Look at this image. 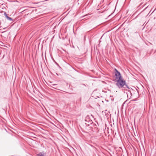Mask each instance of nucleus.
Returning <instances> with one entry per match:
<instances>
[{
  "label": "nucleus",
  "instance_id": "2",
  "mask_svg": "<svg viewBox=\"0 0 156 156\" xmlns=\"http://www.w3.org/2000/svg\"><path fill=\"white\" fill-rule=\"evenodd\" d=\"M115 78L114 80L115 81V80H117L118 79H119L120 78H122V77L120 73L118 71V70L116 69H115Z\"/></svg>",
  "mask_w": 156,
  "mask_h": 156
},
{
  "label": "nucleus",
  "instance_id": "7",
  "mask_svg": "<svg viewBox=\"0 0 156 156\" xmlns=\"http://www.w3.org/2000/svg\"><path fill=\"white\" fill-rule=\"evenodd\" d=\"M52 85L53 86H55L57 85V84H52Z\"/></svg>",
  "mask_w": 156,
  "mask_h": 156
},
{
  "label": "nucleus",
  "instance_id": "6",
  "mask_svg": "<svg viewBox=\"0 0 156 156\" xmlns=\"http://www.w3.org/2000/svg\"><path fill=\"white\" fill-rule=\"evenodd\" d=\"M87 120H89V119L88 118L87 119H85V121L86 122H87Z\"/></svg>",
  "mask_w": 156,
  "mask_h": 156
},
{
  "label": "nucleus",
  "instance_id": "4",
  "mask_svg": "<svg viewBox=\"0 0 156 156\" xmlns=\"http://www.w3.org/2000/svg\"><path fill=\"white\" fill-rule=\"evenodd\" d=\"M36 156H45L43 152H40L37 154Z\"/></svg>",
  "mask_w": 156,
  "mask_h": 156
},
{
  "label": "nucleus",
  "instance_id": "1",
  "mask_svg": "<svg viewBox=\"0 0 156 156\" xmlns=\"http://www.w3.org/2000/svg\"><path fill=\"white\" fill-rule=\"evenodd\" d=\"M115 82H116V85L119 88H124L126 89H129L128 86L126 83V81L124 80L122 78L121 79L120 78L119 79L115 80Z\"/></svg>",
  "mask_w": 156,
  "mask_h": 156
},
{
  "label": "nucleus",
  "instance_id": "5",
  "mask_svg": "<svg viewBox=\"0 0 156 156\" xmlns=\"http://www.w3.org/2000/svg\"><path fill=\"white\" fill-rule=\"evenodd\" d=\"M91 124V121H90L89 122H86L85 123V124L87 125L88 126H89L90 124Z\"/></svg>",
  "mask_w": 156,
  "mask_h": 156
},
{
  "label": "nucleus",
  "instance_id": "8",
  "mask_svg": "<svg viewBox=\"0 0 156 156\" xmlns=\"http://www.w3.org/2000/svg\"><path fill=\"white\" fill-rule=\"evenodd\" d=\"M6 28V27L3 28V29H5Z\"/></svg>",
  "mask_w": 156,
  "mask_h": 156
},
{
  "label": "nucleus",
  "instance_id": "3",
  "mask_svg": "<svg viewBox=\"0 0 156 156\" xmlns=\"http://www.w3.org/2000/svg\"><path fill=\"white\" fill-rule=\"evenodd\" d=\"M4 15L5 17L9 20L10 21H12V18H11L10 17H9L8 16L7 14L5 12L4 14Z\"/></svg>",
  "mask_w": 156,
  "mask_h": 156
}]
</instances>
